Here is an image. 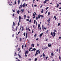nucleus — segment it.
Returning <instances> with one entry per match:
<instances>
[{
  "mask_svg": "<svg viewBox=\"0 0 61 61\" xmlns=\"http://www.w3.org/2000/svg\"><path fill=\"white\" fill-rule=\"evenodd\" d=\"M19 23H20L21 22V16L20 15L19 16Z\"/></svg>",
  "mask_w": 61,
  "mask_h": 61,
  "instance_id": "obj_1",
  "label": "nucleus"
},
{
  "mask_svg": "<svg viewBox=\"0 0 61 61\" xmlns=\"http://www.w3.org/2000/svg\"><path fill=\"white\" fill-rule=\"evenodd\" d=\"M38 50H37L36 51V53L35 55V56H36V55H37V54H38Z\"/></svg>",
  "mask_w": 61,
  "mask_h": 61,
  "instance_id": "obj_2",
  "label": "nucleus"
},
{
  "mask_svg": "<svg viewBox=\"0 0 61 61\" xmlns=\"http://www.w3.org/2000/svg\"><path fill=\"white\" fill-rule=\"evenodd\" d=\"M51 20V19L50 18H49L48 19V20H47V21L48 22L49 24H50V21Z\"/></svg>",
  "mask_w": 61,
  "mask_h": 61,
  "instance_id": "obj_3",
  "label": "nucleus"
},
{
  "mask_svg": "<svg viewBox=\"0 0 61 61\" xmlns=\"http://www.w3.org/2000/svg\"><path fill=\"white\" fill-rule=\"evenodd\" d=\"M29 53V52L28 51H25V54H27L28 53Z\"/></svg>",
  "mask_w": 61,
  "mask_h": 61,
  "instance_id": "obj_4",
  "label": "nucleus"
},
{
  "mask_svg": "<svg viewBox=\"0 0 61 61\" xmlns=\"http://www.w3.org/2000/svg\"><path fill=\"white\" fill-rule=\"evenodd\" d=\"M48 46L49 47H51V44H48Z\"/></svg>",
  "mask_w": 61,
  "mask_h": 61,
  "instance_id": "obj_5",
  "label": "nucleus"
},
{
  "mask_svg": "<svg viewBox=\"0 0 61 61\" xmlns=\"http://www.w3.org/2000/svg\"><path fill=\"white\" fill-rule=\"evenodd\" d=\"M53 37H54L56 36V33L55 32H53Z\"/></svg>",
  "mask_w": 61,
  "mask_h": 61,
  "instance_id": "obj_6",
  "label": "nucleus"
},
{
  "mask_svg": "<svg viewBox=\"0 0 61 61\" xmlns=\"http://www.w3.org/2000/svg\"><path fill=\"white\" fill-rule=\"evenodd\" d=\"M43 33H42L40 35V36L41 37L42 36V35H43Z\"/></svg>",
  "mask_w": 61,
  "mask_h": 61,
  "instance_id": "obj_7",
  "label": "nucleus"
},
{
  "mask_svg": "<svg viewBox=\"0 0 61 61\" xmlns=\"http://www.w3.org/2000/svg\"><path fill=\"white\" fill-rule=\"evenodd\" d=\"M22 4H21V5L20 6V7H19V9H20L21 8H22Z\"/></svg>",
  "mask_w": 61,
  "mask_h": 61,
  "instance_id": "obj_8",
  "label": "nucleus"
},
{
  "mask_svg": "<svg viewBox=\"0 0 61 61\" xmlns=\"http://www.w3.org/2000/svg\"><path fill=\"white\" fill-rule=\"evenodd\" d=\"M27 32L26 33L25 38H27Z\"/></svg>",
  "mask_w": 61,
  "mask_h": 61,
  "instance_id": "obj_9",
  "label": "nucleus"
},
{
  "mask_svg": "<svg viewBox=\"0 0 61 61\" xmlns=\"http://www.w3.org/2000/svg\"><path fill=\"white\" fill-rule=\"evenodd\" d=\"M18 56L19 57H20V58H21V55H19V54H18Z\"/></svg>",
  "mask_w": 61,
  "mask_h": 61,
  "instance_id": "obj_10",
  "label": "nucleus"
},
{
  "mask_svg": "<svg viewBox=\"0 0 61 61\" xmlns=\"http://www.w3.org/2000/svg\"><path fill=\"white\" fill-rule=\"evenodd\" d=\"M19 12L20 11L19 10H18L17 11V13H18V14H19Z\"/></svg>",
  "mask_w": 61,
  "mask_h": 61,
  "instance_id": "obj_11",
  "label": "nucleus"
},
{
  "mask_svg": "<svg viewBox=\"0 0 61 61\" xmlns=\"http://www.w3.org/2000/svg\"><path fill=\"white\" fill-rule=\"evenodd\" d=\"M38 28H39L40 27V24H39L38 25Z\"/></svg>",
  "mask_w": 61,
  "mask_h": 61,
  "instance_id": "obj_12",
  "label": "nucleus"
},
{
  "mask_svg": "<svg viewBox=\"0 0 61 61\" xmlns=\"http://www.w3.org/2000/svg\"><path fill=\"white\" fill-rule=\"evenodd\" d=\"M54 18H55V20H56L57 18H56V16H55L54 17Z\"/></svg>",
  "mask_w": 61,
  "mask_h": 61,
  "instance_id": "obj_13",
  "label": "nucleus"
},
{
  "mask_svg": "<svg viewBox=\"0 0 61 61\" xmlns=\"http://www.w3.org/2000/svg\"><path fill=\"white\" fill-rule=\"evenodd\" d=\"M40 18V15L39 14L38 15V18L39 19Z\"/></svg>",
  "mask_w": 61,
  "mask_h": 61,
  "instance_id": "obj_14",
  "label": "nucleus"
},
{
  "mask_svg": "<svg viewBox=\"0 0 61 61\" xmlns=\"http://www.w3.org/2000/svg\"><path fill=\"white\" fill-rule=\"evenodd\" d=\"M51 36H52H52H53V33L52 32L51 33Z\"/></svg>",
  "mask_w": 61,
  "mask_h": 61,
  "instance_id": "obj_15",
  "label": "nucleus"
},
{
  "mask_svg": "<svg viewBox=\"0 0 61 61\" xmlns=\"http://www.w3.org/2000/svg\"><path fill=\"white\" fill-rule=\"evenodd\" d=\"M59 6V4H58L57 5V6L56 7L57 8Z\"/></svg>",
  "mask_w": 61,
  "mask_h": 61,
  "instance_id": "obj_16",
  "label": "nucleus"
},
{
  "mask_svg": "<svg viewBox=\"0 0 61 61\" xmlns=\"http://www.w3.org/2000/svg\"><path fill=\"white\" fill-rule=\"evenodd\" d=\"M40 16L41 17H42V18H43V15H40Z\"/></svg>",
  "mask_w": 61,
  "mask_h": 61,
  "instance_id": "obj_17",
  "label": "nucleus"
},
{
  "mask_svg": "<svg viewBox=\"0 0 61 61\" xmlns=\"http://www.w3.org/2000/svg\"><path fill=\"white\" fill-rule=\"evenodd\" d=\"M43 56L44 57L45 56V54H44V53H43Z\"/></svg>",
  "mask_w": 61,
  "mask_h": 61,
  "instance_id": "obj_18",
  "label": "nucleus"
},
{
  "mask_svg": "<svg viewBox=\"0 0 61 61\" xmlns=\"http://www.w3.org/2000/svg\"><path fill=\"white\" fill-rule=\"evenodd\" d=\"M22 31H23V30H24V28H23V27H22Z\"/></svg>",
  "mask_w": 61,
  "mask_h": 61,
  "instance_id": "obj_19",
  "label": "nucleus"
},
{
  "mask_svg": "<svg viewBox=\"0 0 61 61\" xmlns=\"http://www.w3.org/2000/svg\"><path fill=\"white\" fill-rule=\"evenodd\" d=\"M33 50H34V51H36V49H35V48H33Z\"/></svg>",
  "mask_w": 61,
  "mask_h": 61,
  "instance_id": "obj_20",
  "label": "nucleus"
},
{
  "mask_svg": "<svg viewBox=\"0 0 61 61\" xmlns=\"http://www.w3.org/2000/svg\"><path fill=\"white\" fill-rule=\"evenodd\" d=\"M31 46H32L33 47H34V44H32L31 45Z\"/></svg>",
  "mask_w": 61,
  "mask_h": 61,
  "instance_id": "obj_21",
  "label": "nucleus"
},
{
  "mask_svg": "<svg viewBox=\"0 0 61 61\" xmlns=\"http://www.w3.org/2000/svg\"><path fill=\"white\" fill-rule=\"evenodd\" d=\"M24 36H25V32L24 33Z\"/></svg>",
  "mask_w": 61,
  "mask_h": 61,
  "instance_id": "obj_22",
  "label": "nucleus"
},
{
  "mask_svg": "<svg viewBox=\"0 0 61 61\" xmlns=\"http://www.w3.org/2000/svg\"><path fill=\"white\" fill-rule=\"evenodd\" d=\"M20 25V24H19V22H18V26H19Z\"/></svg>",
  "mask_w": 61,
  "mask_h": 61,
  "instance_id": "obj_23",
  "label": "nucleus"
},
{
  "mask_svg": "<svg viewBox=\"0 0 61 61\" xmlns=\"http://www.w3.org/2000/svg\"><path fill=\"white\" fill-rule=\"evenodd\" d=\"M36 34L34 35V36L35 37H36Z\"/></svg>",
  "mask_w": 61,
  "mask_h": 61,
  "instance_id": "obj_24",
  "label": "nucleus"
},
{
  "mask_svg": "<svg viewBox=\"0 0 61 61\" xmlns=\"http://www.w3.org/2000/svg\"><path fill=\"white\" fill-rule=\"evenodd\" d=\"M25 56H26H26H27V55H26V54L25 53Z\"/></svg>",
  "mask_w": 61,
  "mask_h": 61,
  "instance_id": "obj_25",
  "label": "nucleus"
},
{
  "mask_svg": "<svg viewBox=\"0 0 61 61\" xmlns=\"http://www.w3.org/2000/svg\"><path fill=\"white\" fill-rule=\"evenodd\" d=\"M41 13H43V9H42L41 11Z\"/></svg>",
  "mask_w": 61,
  "mask_h": 61,
  "instance_id": "obj_26",
  "label": "nucleus"
},
{
  "mask_svg": "<svg viewBox=\"0 0 61 61\" xmlns=\"http://www.w3.org/2000/svg\"><path fill=\"white\" fill-rule=\"evenodd\" d=\"M37 60V58H35V61H36Z\"/></svg>",
  "mask_w": 61,
  "mask_h": 61,
  "instance_id": "obj_27",
  "label": "nucleus"
},
{
  "mask_svg": "<svg viewBox=\"0 0 61 61\" xmlns=\"http://www.w3.org/2000/svg\"><path fill=\"white\" fill-rule=\"evenodd\" d=\"M46 0L44 1L43 2V3H44V4H46Z\"/></svg>",
  "mask_w": 61,
  "mask_h": 61,
  "instance_id": "obj_28",
  "label": "nucleus"
},
{
  "mask_svg": "<svg viewBox=\"0 0 61 61\" xmlns=\"http://www.w3.org/2000/svg\"><path fill=\"white\" fill-rule=\"evenodd\" d=\"M13 26H15V22H13Z\"/></svg>",
  "mask_w": 61,
  "mask_h": 61,
  "instance_id": "obj_29",
  "label": "nucleus"
},
{
  "mask_svg": "<svg viewBox=\"0 0 61 61\" xmlns=\"http://www.w3.org/2000/svg\"><path fill=\"white\" fill-rule=\"evenodd\" d=\"M59 58L60 59H61V57L60 56H59Z\"/></svg>",
  "mask_w": 61,
  "mask_h": 61,
  "instance_id": "obj_30",
  "label": "nucleus"
},
{
  "mask_svg": "<svg viewBox=\"0 0 61 61\" xmlns=\"http://www.w3.org/2000/svg\"><path fill=\"white\" fill-rule=\"evenodd\" d=\"M51 55V56H53V55H54V54H53V53H52Z\"/></svg>",
  "mask_w": 61,
  "mask_h": 61,
  "instance_id": "obj_31",
  "label": "nucleus"
},
{
  "mask_svg": "<svg viewBox=\"0 0 61 61\" xmlns=\"http://www.w3.org/2000/svg\"><path fill=\"white\" fill-rule=\"evenodd\" d=\"M39 49L38 50V53H39V54H40V51L39 50Z\"/></svg>",
  "mask_w": 61,
  "mask_h": 61,
  "instance_id": "obj_32",
  "label": "nucleus"
},
{
  "mask_svg": "<svg viewBox=\"0 0 61 61\" xmlns=\"http://www.w3.org/2000/svg\"><path fill=\"white\" fill-rule=\"evenodd\" d=\"M36 20H37L38 19V17L37 16L36 18Z\"/></svg>",
  "mask_w": 61,
  "mask_h": 61,
  "instance_id": "obj_33",
  "label": "nucleus"
},
{
  "mask_svg": "<svg viewBox=\"0 0 61 61\" xmlns=\"http://www.w3.org/2000/svg\"><path fill=\"white\" fill-rule=\"evenodd\" d=\"M50 12H49L48 13V15H50Z\"/></svg>",
  "mask_w": 61,
  "mask_h": 61,
  "instance_id": "obj_34",
  "label": "nucleus"
},
{
  "mask_svg": "<svg viewBox=\"0 0 61 61\" xmlns=\"http://www.w3.org/2000/svg\"><path fill=\"white\" fill-rule=\"evenodd\" d=\"M42 28L43 29H44V27H43V25H42Z\"/></svg>",
  "mask_w": 61,
  "mask_h": 61,
  "instance_id": "obj_35",
  "label": "nucleus"
},
{
  "mask_svg": "<svg viewBox=\"0 0 61 61\" xmlns=\"http://www.w3.org/2000/svg\"><path fill=\"white\" fill-rule=\"evenodd\" d=\"M26 20L27 21H29V20L28 19H27Z\"/></svg>",
  "mask_w": 61,
  "mask_h": 61,
  "instance_id": "obj_36",
  "label": "nucleus"
},
{
  "mask_svg": "<svg viewBox=\"0 0 61 61\" xmlns=\"http://www.w3.org/2000/svg\"><path fill=\"white\" fill-rule=\"evenodd\" d=\"M19 3H20V0H19L18 2V5H19Z\"/></svg>",
  "mask_w": 61,
  "mask_h": 61,
  "instance_id": "obj_37",
  "label": "nucleus"
},
{
  "mask_svg": "<svg viewBox=\"0 0 61 61\" xmlns=\"http://www.w3.org/2000/svg\"><path fill=\"white\" fill-rule=\"evenodd\" d=\"M48 9V7H47L46 8V10H47Z\"/></svg>",
  "mask_w": 61,
  "mask_h": 61,
  "instance_id": "obj_38",
  "label": "nucleus"
},
{
  "mask_svg": "<svg viewBox=\"0 0 61 61\" xmlns=\"http://www.w3.org/2000/svg\"><path fill=\"white\" fill-rule=\"evenodd\" d=\"M25 5L24 4H23V5H22V6L23 7H25Z\"/></svg>",
  "mask_w": 61,
  "mask_h": 61,
  "instance_id": "obj_39",
  "label": "nucleus"
},
{
  "mask_svg": "<svg viewBox=\"0 0 61 61\" xmlns=\"http://www.w3.org/2000/svg\"><path fill=\"white\" fill-rule=\"evenodd\" d=\"M17 28H18L17 27H16V31H17Z\"/></svg>",
  "mask_w": 61,
  "mask_h": 61,
  "instance_id": "obj_40",
  "label": "nucleus"
},
{
  "mask_svg": "<svg viewBox=\"0 0 61 61\" xmlns=\"http://www.w3.org/2000/svg\"><path fill=\"white\" fill-rule=\"evenodd\" d=\"M47 25H48V26H50V25H49V23Z\"/></svg>",
  "mask_w": 61,
  "mask_h": 61,
  "instance_id": "obj_41",
  "label": "nucleus"
},
{
  "mask_svg": "<svg viewBox=\"0 0 61 61\" xmlns=\"http://www.w3.org/2000/svg\"><path fill=\"white\" fill-rule=\"evenodd\" d=\"M46 41H48V39H46Z\"/></svg>",
  "mask_w": 61,
  "mask_h": 61,
  "instance_id": "obj_42",
  "label": "nucleus"
},
{
  "mask_svg": "<svg viewBox=\"0 0 61 61\" xmlns=\"http://www.w3.org/2000/svg\"><path fill=\"white\" fill-rule=\"evenodd\" d=\"M60 23H58V26H59V25H60Z\"/></svg>",
  "mask_w": 61,
  "mask_h": 61,
  "instance_id": "obj_43",
  "label": "nucleus"
},
{
  "mask_svg": "<svg viewBox=\"0 0 61 61\" xmlns=\"http://www.w3.org/2000/svg\"><path fill=\"white\" fill-rule=\"evenodd\" d=\"M20 41H21V38H20Z\"/></svg>",
  "mask_w": 61,
  "mask_h": 61,
  "instance_id": "obj_44",
  "label": "nucleus"
},
{
  "mask_svg": "<svg viewBox=\"0 0 61 61\" xmlns=\"http://www.w3.org/2000/svg\"><path fill=\"white\" fill-rule=\"evenodd\" d=\"M27 27H26V30H27Z\"/></svg>",
  "mask_w": 61,
  "mask_h": 61,
  "instance_id": "obj_45",
  "label": "nucleus"
},
{
  "mask_svg": "<svg viewBox=\"0 0 61 61\" xmlns=\"http://www.w3.org/2000/svg\"><path fill=\"white\" fill-rule=\"evenodd\" d=\"M47 12H48V11L47 10L46 12V13H45V14H46V13H47Z\"/></svg>",
  "mask_w": 61,
  "mask_h": 61,
  "instance_id": "obj_46",
  "label": "nucleus"
},
{
  "mask_svg": "<svg viewBox=\"0 0 61 61\" xmlns=\"http://www.w3.org/2000/svg\"><path fill=\"white\" fill-rule=\"evenodd\" d=\"M59 39H61V36L60 37H59Z\"/></svg>",
  "mask_w": 61,
  "mask_h": 61,
  "instance_id": "obj_47",
  "label": "nucleus"
},
{
  "mask_svg": "<svg viewBox=\"0 0 61 61\" xmlns=\"http://www.w3.org/2000/svg\"><path fill=\"white\" fill-rule=\"evenodd\" d=\"M16 52H15V55H14L15 56V55H16Z\"/></svg>",
  "mask_w": 61,
  "mask_h": 61,
  "instance_id": "obj_48",
  "label": "nucleus"
},
{
  "mask_svg": "<svg viewBox=\"0 0 61 61\" xmlns=\"http://www.w3.org/2000/svg\"><path fill=\"white\" fill-rule=\"evenodd\" d=\"M31 22V20H30L29 21V22L30 23Z\"/></svg>",
  "mask_w": 61,
  "mask_h": 61,
  "instance_id": "obj_49",
  "label": "nucleus"
},
{
  "mask_svg": "<svg viewBox=\"0 0 61 61\" xmlns=\"http://www.w3.org/2000/svg\"><path fill=\"white\" fill-rule=\"evenodd\" d=\"M33 15L34 16H35V14H34V13H33Z\"/></svg>",
  "mask_w": 61,
  "mask_h": 61,
  "instance_id": "obj_50",
  "label": "nucleus"
},
{
  "mask_svg": "<svg viewBox=\"0 0 61 61\" xmlns=\"http://www.w3.org/2000/svg\"><path fill=\"white\" fill-rule=\"evenodd\" d=\"M32 7H34V6H33V4H32Z\"/></svg>",
  "mask_w": 61,
  "mask_h": 61,
  "instance_id": "obj_51",
  "label": "nucleus"
},
{
  "mask_svg": "<svg viewBox=\"0 0 61 61\" xmlns=\"http://www.w3.org/2000/svg\"><path fill=\"white\" fill-rule=\"evenodd\" d=\"M36 18V17L35 16H34L33 17V18Z\"/></svg>",
  "mask_w": 61,
  "mask_h": 61,
  "instance_id": "obj_52",
  "label": "nucleus"
},
{
  "mask_svg": "<svg viewBox=\"0 0 61 61\" xmlns=\"http://www.w3.org/2000/svg\"><path fill=\"white\" fill-rule=\"evenodd\" d=\"M37 6V5H34V6L35 7H36V6Z\"/></svg>",
  "mask_w": 61,
  "mask_h": 61,
  "instance_id": "obj_53",
  "label": "nucleus"
},
{
  "mask_svg": "<svg viewBox=\"0 0 61 61\" xmlns=\"http://www.w3.org/2000/svg\"><path fill=\"white\" fill-rule=\"evenodd\" d=\"M54 32H56V30H54Z\"/></svg>",
  "mask_w": 61,
  "mask_h": 61,
  "instance_id": "obj_54",
  "label": "nucleus"
},
{
  "mask_svg": "<svg viewBox=\"0 0 61 61\" xmlns=\"http://www.w3.org/2000/svg\"><path fill=\"white\" fill-rule=\"evenodd\" d=\"M48 30H47V31H46V33L48 34Z\"/></svg>",
  "mask_w": 61,
  "mask_h": 61,
  "instance_id": "obj_55",
  "label": "nucleus"
},
{
  "mask_svg": "<svg viewBox=\"0 0 61 61\" xmlns=\"http://www.w3.org/2000/svg\"><path fill=\"white\" fill-rule=\"evenodd\" d=\"M34 1H35V0H33V3H34Z\"/></svg>",
  "mask_w": 61,
  "mask_h": 61,
  "instance_id": "obj_56",
  "label": "nucleus"
},
{
  "mask_svg": "<svg viewBox=\"0 0 61 61\" xmlns=\"http://www.w3.org/2000/svg\"><path fill=\"white\" fill-rule=\"evenodd\" d=\"M42 7V5H41V7L40 8H41V7Z\"/></svg>",
  "mask_w": 61,
  "mask_h": 61,
  "instance_id": "obj_57",
  "label": "nucleus"
},
{
  "mask_svg": "<svg viewBox=\"0 0 61 61\" xmlns=\"http://www.w3.org/2000/svg\"><path fill=\"white\" fill-rule=\"evenodd\" d=\"M27 17L28 18H29V19L30 18V17H29V16H27Z\"/></svg>",
  "mask_w": 61,
  "mask_h": 61,
  "instance_id": "obj_58",
  "label": "nucleus"
},
{
  "mask_svg": "<svg viewBox=\"0 0 61 61\" xmlns=\"http://www.w3.org/2000/svg\"><path fill=\"white\" fill-rule=\"evenodd\" d=\"M36 40L37 41H38V39H36Z\"/></svg>",
  "mask_w": 61,
  "mask_h": 61,
  "instance_id": "obj_59",
  "label": "nucleus"
},
{
  "mask_svg": "<svg viewBox=\"0 0 61 61\" xmlns=\"http://www.w3.org/2000/svg\"><path fill=\"white\" fill-rule=\"evenodd\" d=\"M23 45H22V49H23Z\"/></svg>",
  "mask_w": 61,
  "mask_h": 61,
  "instance_id": "obj_60",
  "label": "nucleus"
},
{
  "mask_svg": "<svg viewBox=\"0 0 61 61\" xmlns=\"http://www.w3.org/2000/svg\"><path fill=\"white\" fill-rule=\"evenodd\" d=\"M49 1V0H46L45 1L46 2L47 1Z\"/></svg>",
  "mask_w": 61,
  "mask_h": 61,
  "instance_id": "obj_61",
  "label": "nucleus"
},
{
  "mask_svg": "<svg viewBox=\"0 0 61 61\" xmlns=\"http://www.w3.org/2000/svg\"><path fill=\"white\" fill-rule=\"evenodd\" d=\"M15 4H16V1H15Z\"/></svg>",
  "mask_w": 61,
  "mask_h": 61,
  "instance_id": "obj_62",
  "label": "nucleus"
},
{
  "mask_svg": "<svg viewBox=\"0 0 61 61\" xmlns=\"http://www.w3.org/2000/svg\"><path fill=\"white\" fill-rule=\"evenodd\" d=\"M20 31H19L18 32V34H19V33H20Z\"/></svg>",
  "mask_w": 61,
  "mask_h": 61,
  "instance_id": "obj_63",
  "label": "nucleus"
},
{
  "mask_svg": "<svg viewBox=\"0 0 61 61\" xmlns=\"http://www.w3.org/2000/svg\"><path fill=\"white\" fill-rule=\"evenodd\" d=\"M20 61V60L18 59V61Z\"/></svg>",
  "mask_w": 61,
  "mask_h": 61,
  "instance_id": "obj_64",
  "label": "nucleus"
}]
</instances>
